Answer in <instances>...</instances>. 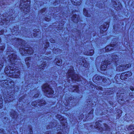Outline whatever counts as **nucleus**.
<instances>
[{"label":"nucleus","mask_w":134,"mask_h":134,"mask_svg":"<svg viewBox=\"0 0 134 134\" xmlns=\"http://www.w3.org/2000/svg\"><path fill=\"white\" fill-rule=\"evenodd\" d=\"M102 77L100 76H98L97 75H94L93 77L92 80L94 81L97 82L101 80L102 79Z\"/></svg>","instance_id":"nucleus-16"},{"label":"nucleus","mask_w":134,"mask_h":134,"mask_svg":"<svg viewBox=\"0 0 134 134\" xmlns=\"http://www.w3.org/2000/svg\"><path fill=\"white\" fill-rule=\"evenodd\" d=\"M37 102L36 101L32 102L31 103V105L32 106L34 107H37L38 105H40V106H42V105H41V104L42 103L41 102L42 101H37Z\"/></svg>","instance_id":"nucleus-19"},{"label":"nucleus","mask_w":134,"mask_h":134,"mask_svg":"<svg viewBox=\"0 0 134 134\" xmlns=\"http://www.w3.org/2000/svg\"><path fill=\"white\" fill-rule=\"evenodd\" d=\"M60 115H59V121H60V123L62 125L65 127L64 129H65V128H66L65 127L66 126L67 124V123L66 122L65 120L64 119L62 120L63 119L62 118H60Z\"/></svg>","instance_id":"nucleus-17"},{"label":"nucleus","mask_w":134,"mask_h":134,"mask_svg":"<svg viewBox=\"0 0 134 134\" xmlns=\"http://www.w3.org/2000/svg\"><path fill=\"white\" fill-rule=\"evenodd\" d=\"M45 20L47 21H50L51 19V17L48 16H47L45 17Z\"/></svg>","instance_id":"nucleus-40"},{"label":"nucleus","mask_w":134,"mask_h":134,"mask_svg":"<svg viewBox=\"0 0 134 134\" xmlns=\"http://www.w3.org/2000/svg\"><path fill=\"white\" fill-rule=\"evenodd\" d=\"M37 32H36V35H35V34L34 35V37H36L37 36V35L38 34H39V33H40L39 32V31H40V30H39V29H37Z\"/></svg>","instance_id":"nucleus-44"},{"label":"nucleus","mask_w":134,"mask_h":134,"mask_svg":"<svg viewBox=\"0 0 134 134\" xmlns=\"http://www.w3.org/2000/svg\"><path fill=\"white\" fill-rule=\"evenodd\" d=\"M113 92L112 91H109V92L107 93L109 94H112L113 93Z\"/></svg>","instance_id":"nucleus-49"},{"label":"nucleus","mask_w":134,"mask_h":134,"mask_svg":"<svg viewBox=\"0 0 134 134\" xmlns=\"http://www.w3.org/2000/svg\"><path fill=\"white\" fill-rule=\"evenodd\" d=\"M104 130H107L108 128V125L106 124H104Z\"/></svg>","instance_id":"nucleus-41"},{"label":"nucleus","mask_w":134,"mask_h":134,"mask_svg":"<svg viewBox=\"0 0 134 134\" xmlns=\"http://www.w3.org/2000/svg\"><path fill=\"white\" fill-rule=\"evenodd\" d=\"M117 98L118 99V102L121 104H123L125 103L124 99H123V96L120 94V93H118L117 94Z\"/></svg>","instance_id":"nucleus-14"},{"label":"nucleus","mask_w":134,"mask_h":134,"mask_svg":"<svg viewBox=\"0 0 134 134\" xmlns=\"http://www.w3.org/2000/svg\"><path fill=\"white\" fill-rule=\"evenodd\" d=\"M94 51L93 50H89V51L85 52H84V54L86 55H92L93 54Z\"/></svg>","instance_id":"nucleus-23"},{"label":"nucleus","mask_w":134,"mask_h":134,"mask_svg":"<svg viewBox=\"0 0 134 134\" xmlns=\"http://www.w3.org/2000/svg\"><path fill=\"white\" fill-rule=\"evenodd\" d=\"M120 43L118 42H115L114 43L112 44L111 46L108 45L105 48V51L108 52L113 49L117 47L118 48L119 47V46Z\"/></svg>","instance_id":"nucleus-8"},{"label":"nucleus","mask_w":134,"mask_h":134,"mask_svg":"<svg viewBox=\"0 0 134 134\" xmlns=\"http://www.w3.org/2000/svg\"><path fill=\"white\" fill-rule=\"evenodd\" d=\"M116 28L115 26H114V29L115 31H117V30H118V27H117V29H116Z\"/></svg>","instance_id":"nucleus-52"},{"label":"nucleus","mask_w":134,"mask_h":134,"mask_svg":"<svg viewBox=\"0 0 134 134\" xmlns=\"http://www.w3.org/2000/svg\"><path fill=\"white\" fill-rule=\"evenodd\" d=\"M39 96V94H35L34 96V97H38Z\"/></svg>","instance_id":"nucleus-56"},{"label":"nucleus","mask_w":134,"mask_h":134,"mask_svg":"<svg viewBox=\"0 0 134 134\" xmlns=\"http://www.w3.org/2000/svg\"><path fill=\"white\" fill-rule=\"evenodd\" d=\"M46 10V8H43L41 10V13H43L45 12Z\"/></svg>","instance_id":"nucleus-45"},{"label":"nucleus","mask_w":134,"mask_h":134,"mask_svg":"<svg viewBox=\"0 0 134 134\" xmlns=\"http://www.w3.org/2000/svg\"><path fill=\"white\" fill-rule=\"evenodd\" d=\"M83 14L85 15V16L87 17H90V15L88 14L87 12V11L84 8L83 9Z\"/></svg>","instance_id":"nucleus-33"},{"label":"nucleus","mask_w":134,"mask_h":134,"mask_svg":"<svg viewBox=\"0 0 134 134\" xmlns=\"http://www.w3.org/2000/svg\"><path fill=\"white\" fill-rule=\"evenodd\" d=\"M2 59H3V60L5 62H6V60L5 59H4V58H3Z\"/></svg>","instance_id":"nucleus-59"},{"label":"nucleus","mask_w":134,"mask_h":134,"mask_svg":"<svg viewBox=\"0 0 134 134\" xmlns=\"http://www.w3.org/2000/svg\"><path fill=\"white\" fill-rule=\"evenodd\" d=\"M35 80V81H36V79H33L32 80Z\"/></svg>","instance_id":"nucleus-63"},{"label":"nucleus","mask_w":134,"mask_h":134,"mask_svg":"<svg viewBox=\"0 0 134 134\" xmlns=\"http://www.w3.org/2000/svg\"><path fill=\"white\" fill-rule=\"evenodd\" d=\"M130 89L132 91H133L134 90V88L133 86H131L130 87Z\"/></svg>","instance_id":"nucleus-47"},{"label":"nucleus","mask_w":134,"mask_h":134,"mask_svg":"<svg viewBox=\"0 0 134 134\" xmlns=\"http://www.w3.org/2000/svg\"><path fill=\"white\" fill-rule=\"evenodd\" d=\"M93 110H91L89 113L88 114V117L87 118H88V117H90L89 118H88L89 119H92L93 118Z\"/></svg>","instance_id":"nucleus-30"},{"label":"nucleus","mask_w":134,"mask_h":134,"mask_svg":"<svg viewBox=\"0 0 134 134\" xmlns=\"http://www.w3.org/2000/svg\"><path fill=\"white\" fill-rule=\"evenodd\" d=\"M70 70H69L68 72L67 73V77H68V79H69L68 80L69 81H70V80H71L72 81L73 80H74L75 81H76L75 80H74L73 79H71V77H70V76H73L74 75H77L76 74H75L74 73V70H73V68L72 67H71L70 68ZM69 82H70V81H69Z\"/></svg>","instance_id":"nucleus-10"},{"label":"nucleus","mask_w":134,"mask_h":134,"mask_svg":"<svg viewBox=\"0 0 134 134\" xmlns=\"http://www.w3.org/2000/svg\"><path fill=\"white\" fill-rule=\"evenodd\" d=\"M64 21H61V24H62V25H61V26H63V24L64 23Z\"/></svg>","instance_id":"nucleus-55"},{"label":"nucleus","mask_w":134,"mask_h":134,"mask_svg":"<svg viewBox=\"0 0 134 134\" xmlns=\"http://www.w3.org/2000/svg\"><path fill=\"white\" fill-rule=\"evenodd\" d=\"M132 75V74L131 72L128 71L126 73H122L120 76L122 80H123L125 79H126L127 77L131 76Z\"/></svg>","instance_id":"nucleus-13"},{"label":"nucleus","mask_w":134,"mask_h":134,"mask_svg":"<svg viewBox=\"0 0 134 134\" xmlns=\"http://www.w3.org/2000/svg\"><path fill=\"white\" fill-rule=\"evenodd\" d=\"M15 115H14V114L13 115H12V114H11V115H10V116H11L12 118H15Z\"/></svg>","instance_id":"nucleus-53"},{"label":"nucleus","mask_w":134,"mask_h":134,"mask_svg":"<svg viewBox=\"0 0 134 134\" xmlns=\"http://www.w3.org/2000/svg\"><path fill=\"white\" fill-rule=\"evenodd\" d=\"M109 64L111 65V67H113L114 65L115 66L117 64L120 63L119 61H120L118 59V57L117 55L113 54L111 57V58L109 59H107Z\"/></svg>","instance_id":"nucleus-7"},{"label":"nucleus","mask_w":134,"mask_h":134,"mask_svg":"<svg viewBox=\"0 0 134 134\" xmlns=\"http://www.w3.org/2000/svg\"><path fill=\"white\" fill-rule=\"evenodd\" d=\"M71 19L73 22L75 23H77L81 21L79 16L76 14L74 15H73L71 18Z\"/></svg>","instance_id":"nucleus-15"},{"label":"nucleus","mask_w":134,"mask_h":134,"mask_svg":"<svg viewBox=\"0 0 134 134\" xmlns=\"http://www.w3.org/2000/svg\"><path fill=\"white\" fill-rule=\"evenodd\" d=\"M54 63L58 65L59 64V59L58 58H56L54 61Z\"/></svg>","instance_id":"nucleus-39"},{"label":"nucleus","mask_w":134,"mask_h":134,"mask_svg":"<svg viewBox=\"0 0 134 134\" xmlns=\"http://www.w3.org/2000/svg\"><path fill=\"white\" fill-rule=\"evenodd\" d=\"M46 45H45V48L49 46V43L48 42H47L46 44Z\"/></svg>","instance_id":"nucleus-50"},{"label":"nucleus","mask_w":134,"mask_h":134,"mask_svg":"<svg viewBox=\"0 0 134 134\" xmlns=\"http://www.w3.org/2000/svg\"><path fill=\"white\" fill-rule=\"evenodd\" d=\"M95 125L96 127L94 126V128H96L97 130L99 131H101L103 129L102 127L101 126V125L100 123L98 122H96L95 123Z\"/></svg>","instance_id":"nucleus-18"},{"label":"nucleus","mask_w":134,"mask_h":134,"mask_svg":"<svg viewBox=\"0 0 134 134\" xmlns=\"http://www.w3.org/2000/svg\"><path fill=\"white\" fill-rule=\"evenodd\" d=\"M102 5H103V4H99L98 3L97 4V6L98 7L100 8L102 7Z\"/></svg>","instance_id":"nucleus-43"},{"label":"nucleus","mask_w":134,"mask_h":134,"mask_svg":"<svg viewBox=\"0 0 134 134\" xmlns=\"http://www.w3.org/2000/svg\"><path fill=\"white\" fill-rule=\"evenodd\" d=\"M130 134H134V129L132 131H130Z\"/></svg>","instance_id":"nucleus-51"},{"label":"nucleus","mask_w":134,"mask_h":134,"mask_svg":"<svg viewBox=\"0 0 134 134\" xmlns=\"http://www.w3.org/2000/svg\"><path fill=\"white\" fill-rule=\"evenodd\" d=\"M85 60L84 59H82L81 58L80 59V60H79L78 62L79 64L81 65H83V66L86 67V66L85 65L84 63Z\"/></svg>","instance_id":"nucleus-27"},{"label":"nucleus","mask_w":134,"mask_h":134,"mask_svg":"<svg viewBox=\"0 0 134 134\" xmlns=\"http://www.w3.org/2000/svg\"><path fill=\"white\" fill-rule=\"evenodd\" d=\"M30 59L31 58L30 57H27L25 59L26 63L28 67L30 66V63L31 62Z\"/></svg>","instance_id":"nucleus-25"},{"label":"nucleus","mask_w":134,"mask_h":134,"mask_svg":"<svg viewBox=\"0 0 134 134\" xmlns=\"http://www.w3.org/2000/svg\"><path fill=\"white\" fill-rule=\"evenodd\" d=\"M109 26V24L107 22L105 23L103 25H101L100 26V32L101 34H103L106 31Z\"/></svg>","instance_id":"nucleus-11"},{"label":"nucleus","mask_w":134,"mask_h":134,"mask_svg":"<svg viewBox=\"0 0 134 134\" xmlns=\"http://www.w3.org/2000/svg\"><path fill=\"white\" fill-rule=\"evenodd\" d=\"M10 40V42H15L16 44L20 46L19 51L22 55L26 56L33 54L34 52L32 48L27 47L25 41L14 37L12 38Z\"/></svg>","instance_id":"nucleus-3"},{"label":"nucleus","mask_w":134,"mask_h":134,"mask_svg":"<svg viewBox=\"0 0 134 134\" xmlns=\"http://www.w3.org/2000/svg\"><path fill=\"white\" fill-rule=\"evenodd\" d=\"M72 91L74 92H79V87L77 86H74L72 89Z\"/></svg>","instance_id":"nucleus-24"},{"label":"nucleus","mask_w":134,"mask_h":134,"mask_svg":"<svg viewBox=\"0 0 134 134\" xmlns=\"http://www.w3.org/2000/svg\"><path fill=\"white\" fill-rule=\"evenodd\" d=\"M5 44H3L2 46L0 47V54L1 55V56H2V54L3 53V52L5 48Z\"/></svg>","instance_id":"nucleus-31"},{"label":"nucleus","mask_w":134,"mask_h":134,"mask_svg":"<svg viewBox=\"0 0 134 134\" xmlns=\"http://www.w3.org/2000/svg\"><path fill=\"white\" fill-rule=\"evenodd\" d=\"M30 0H21V3L19 6L21 9L24 11H27L29 13L30 9Z\"/></svg>","instance_id":"nucleus-5"},{"label":"nucleus","mask_w":134,"mask_h":134,"mask_svg":"<svg viewBox=\"0 0 134 134\" xmlns=\"http://www.w3.org/2000/svg\"><path fill=\"white\" fill-rule=\"evenodd\" d=\"M0 108H1L3 106V100L1 95H0Z\"/></svg>","instance_id":"nucleus-37"},{"label":"nucleus","mask_w":134,"mask_h":134,"mask_svg":"<svg viewBox=\"0 0 134 134\" xmlns=\"http://www.w3.org/2000/svg\"><path fill=\"white\" fill-rule=\"evenodd\" d=\"M31 132L32 133V130L31 129L30 130V134H32V133H31Z\"/></svg>","instance_id":"nucleus-61"},{"label":"nucleus","mask_w":134,"mask_h":134,"mask_svg":"<svg viewBox=\"0 0 134 134\" xmlns=\"http://www.w3.org/2000/svg\"><path fill=\"white\" fill-rule=\"evenodd\" d=\"M96 88L98 89V90H102V87L100 86L97 87Z\"/></svg>","instance_id":"nucleus-48"},{"label":"nucleus","mask_w":134,"mask_h":134,"mask_svg":"<svg viewBox=\"0 0 134 134\" xmlns=\"http://www.w3.org/2000/svg\"><path fill=\"white\" fill-rule=\"evenodd\" d=\"M74 97H71L68 98L67 100H66L67 104H66V107H67L69 103L71 101V100H74L73 99Z\"/></svg>","instance_id":"nucleus-26"},{"label":"nucleus","mask_w":134,"mask_h":134,"mask_svg":"<svg viewBox=\"0 0 134 134\" xmlns=\"http://www.w3.org/2000/svg\"><path fill=\"white\" fill-rule=\"evenodd\" d=\"M6 1L4 0H0V6L4 7L3 6L5 5H7V4H8V3H5Z\"/></svg>","instance_id":"nucleus-22"},{"label":"nucleus","mask_w":134,"mask_h":134,"mask_svg":"<svg viewBox=\"0 0 134 134\" xmlns=\"http://www.w3.org/2000/svg\"><path fill=\"white\" fill-rule=\"evenodd\" d=\"M46 61H45V62H43V64H42V65H41L40 66H39V68H41L40 69V71L41 70V69H42V70H43L44 68L45 67H46Z\"/></svg>","instance_id":"nucleus-32"},{"label":"nucleus","mask_w":134,"mask_h":134,"mask_svg":"<svg viewBox=\"0 0 134 134\" xmlns=\"http://www.w3.org/2000/svg\"><path fill=\"white\" fill-rule=\"evenodd\" d=\"M58 4V3H56L55 2V3H54V5H57Z\"/></svg>","instance_id":"nucleus-60"},{"label":"nucleus","mask_w":134,"mask_h":134,"mask_svg":"<svg viewBox=\"0 0 134 134\" xmlns=\"http://www.w3.org/2000/svg\"><path fill=\"white\" fill-rule=\"evenodd\" d=\"M87 103H88V104H90V103H91V102L90 101V100H89L88 101V102H87Z\"/></svg>","instance_id":"nucleus-57"},{"label":"nucleus","mask_w":134,"mask_h":134,"mask_svg":"<svg viewBox=\"0 0 134 134\" xmlns=\"http://www.w3.org/2000/svg\"><path fill=\"white\" fill-rule=\"evenodd\" d=\"M125 70L124 66L123 65H119L116 68V70L119 71H121Z\"/></svg>","instance_id":"nucleus-28"},{"label":"nucleus","mask_w":134,"mask_h":134,"mask_svg":"<svg viewBox=\"0 0 134 134\" xmlns=\"http://www.w3.org/2000/svg\"><path fill=\"white\" fill-rule=\"evenodd\" d=\"M3 129H2V130H0V132H2V133H3Z\"/></svg>","instance_id":"nucleus-58"},{"label":"nucleus","mask_w":134,"mask_h":134,"mask_svg":"<svg viewBox=\"0 0 134 134\" xmlns=\"http://www.w3.org/2000/svg\"><path fill=\"white\" fill-rule=\"evenodd\" d=\"M11 51H7L6 55H8L7 59L9 65L5 67L4 71L5 73L10 77L18 78L20 76L19 67L21 63L17 60L15 61L16 55L14 52Z\"/></svg>","instance_id":"nucleus-1"},{"label":"nucleus","mask_w":134,"mask_h":134,"mask_svg":"<svg viewBox=\"0 0 134 134\" xmlns=\"http://www.w3.org/2000/svg\"><path fill=\"white\" fill-rule=\"evenodd\" d=\"M82 0H71L72 3L73 4L77 5H80L81 3Z\"/></svg>","instance_id":"nucleus-20"},{"label":"nucleus","mask_w":134,"mask_h":134,"mask_svg":"<svg viewBox=\"0 0 134 134\" xmlns=\"http://www.w3.org/2000/svg\"><path fill=\"white\" fill-rule=\"evenodd\" d=\"M116 76H117V77H118V76H119V74L117 75L116 76H115V77H116Z\"/></svg>","instance_id":"nucleus-62"},{"label":"nucleus","mask_w":134,"mask_h":134,"mask_svg":"<svg viewBox=\"0 0 134 134\" xmlns=\"http://www.w3.org/2000/svg\"><path fill=\"white\" fill-rule=\"evenodd\" d=\"M0 85L2 87L5 88L8 91H10V93H9L7 92L8 93L7 94L8 96H6V97L4 98V100L6 103L10 102L12 101L13 100V97L14 96L13 94H12L13 93V91H14V83L13 82H12L11 80L8 81L7 80H3L1 81L0 82Z\"/></svg>","instance_id":"nucleus-2"},{"label":"nucleus","mask_w":134,"mask_h":134,"mask_svg":"<svg viewBox=\"0 0 134 134\" xmlns=\"http://www.w3.org/2000/svg\"><path fill=\"white\" fill-rule=\"evenodd\" d=\"M50 42L53 43H54L55 42V40H54L52 38H51L50 40Z\"/></svg>","instance_id":"nucleus-46"},{"label":"nucleus","mask_w":134,"mask_h":134,"mask_svg":"<svg viewBox=\"0 0 134 134\" xmlns=\"http://www.w3.org/2000/svg\"><path fill=\"white\" fill-rule=\"evenodd\" d=\"M118 4H120V3H118ZM112 3L113 4V8L116 10H117V9H116V7H119L118 5H119V4H118V5H117V4L115 1H114V0H112Z\"/></svg>","instance_id":"nucleus-21"},{"label":"nucleus","mask_w":134,"mask_h":134,"mask_svg":"<svg viewBox=\"0 0 134 134\" xmlns=\"http://www.w3.org/2000/svg\"><path fill=\"white\" fill-rule=\"evenodd\" d=\"M70 77H71V79H73L77 81H81L82 84H84L86 83V79H84L83 81L82 80H81L82 77L77 75H74L72 76H70Z\"/></svg>","instance_id":"nucleus-9"},{"label":"nucleus","mask_w":134,"mask_h":134,"mask_svg":"<svg viewBox=\"0 0 134 134\" xmlns=\"http://www.w3.org/2000/svg\"><path fill=\"white\" fill-rule=\"evenodd\" d=\"M11 15L9 16L7 14H3L0 15V25H2L4 24L7 25L10 21ZM11 18H12L11 17Z\"/></svg>","instance_id":"nucleus-6"},{"label":"nucleus","mask_w":134,"mask_h":134,"mask_svg":"<svg viewBox=\"0 0 134 134\" xmlns=\"http://www.w3.org/2000/svg\"><path fill=\"white\" fill-rule=\"evenodd\" d=\"M19 29L18 27H14V28L12 30H11V31L12 32H14L15 31H17Z\"/></svg>","instance_id":"nucleus-36"},{"label":"nucleus","mask_w":134,"mask_h":134,"mask_svg":"<svg viewBox=\"0 0 134 134\" xmlns=\"http://www.w3.org/2000/svg\"><path fill=\"white\" fill-rule=\"evenodd\" d=\"M102 82H103L105 83V82H107L109 81L110 82V80L109 79H108V80H107V79L105 77H102Z\"/></svg>","instance_id":"nucleus-35"},{"label":"nucleus","mask_w":134,"mask_h":134,"mask_svg":"<svg viewBox=\"0 0 134 134\" xmlns=\"http://www.w3.org/2000/svg\"><path fill=\"white\" fill-rule=\"evenodd\" d=\"M42 89L43 91H44L45 94L47 97H53V91L47 83L43 85Z\"/></svg>","instance_id":"nucleus-4"},{"label":"nucleus","mask_w":134,"mask_h":134,"mask_svg":"<svg viewBox=\"0 0 134 134\" xmlns=\"http://www.w3.org/2000/svg\"><path fill=\"white\" fill-rule=\"evenodd\" d=\"M102 65L101 66L100 69L101 70L104 71L106 70V69L107 66L109 67L108 65H110V64H109V63L107 59L106 60L102 62Z\"/></svg>","instance_id":"nucleus-12"},{"label":"nucleus","mask_w":134,"mask_h":134,"mask_svg":"<svg viewBox=\"0 0 134 134\" xmlns=\"http://www.w3.org/2000/svg\"><path fill=\"white\" fill-rule=\"evenodd\" d=\"M4 33V31L3 30H1L0 31V35L3 34Z\"/></svg>","instance_id":"nucleus-54"},{"label":"nucleus","mask_w":134,"mask_h":134,"mask_svg":"<svg viewBox=\"0 0 134 134\" xmlns=\"http://www.w3.org/2000/svg\"><path fill=\"white\" fill-rule=\"evenodd\" d=\"M129 95L130 97L131 98L134 97V93H129Z\"/></svg>","instance_id":"nucleus-42"},{"label":"nucleus","mask_w":134,"mask_h":134,"mask_svg":"<svg viewBox=\"0 0 134 134\" xmlns=\"http://www.w3.org/2000/svg\"><path fill=\"white\" fill-rule=\"evenodd\" d=\"M131 66V65L130 64H127L125 66V67H124V69L126 70L127 68L130 67Z\"/></svg>","instance_id":"nucleus-38"},{"label":"nucleus","mask_w":134,"mask_h":134,"mask_svg":"<svg viewBox=\"0 0 134 134\" xmlns=\"http://www.w3.org/2000/svg\"><path fill=\"white\" fill-rule=\"evenodd\" d=\"M117 113H118L117 116L116 117L117 119H119L121 115V113H122V111L121 110L119 109H118L116 111Z\"/></svg>","instance_id":"nucleus-29"},{"label":"nucleus","mask_w":134,"mask_h":134,"mask_svg":"<svg viewBox=\"0 0 134 134\" xmlns=\"http://www.w3.org/2000/svg\"><path fill=\"white\" fill-rule=\"evenodd\" d=\"M127 130L129 131V133H130V131H132L134 129V126L132 125H130L127 128Z\"/></svg>","instance_id":"nucleus-34"},{"label":"nucleus","mask_w":134,"mask_h":134,"mask_svg":"<svg viewBox=\"0 0 134 134\" xmlns=\"http://www.w3.org/2000/svg\"><path fill=\"white\" fill-rule=\"evenodd\" d=\"M126 43H126V45H127L129 44V43H127V42H126Z\"/></svg>","instance_id":"nucleus-64"}]
</instances>
